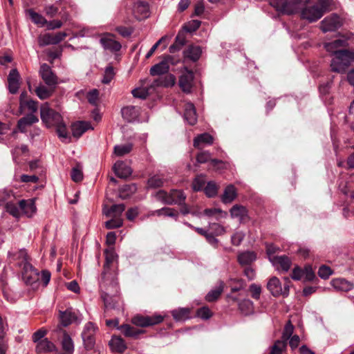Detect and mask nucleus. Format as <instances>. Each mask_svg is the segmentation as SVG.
Segmentation results:
<instances>
[{
	"label": "nucleus",
	"mask_w": 354,
	"mask_h": 354,
	"mask_svg": "<svg viewBox=\"0 0 354 354\" xmlns=\"http://www.w3.org/2000/svg\"><path fill=\"white\" fill-rule=\"evenodd\" d=\"M116 259L117 254L113 249L105 250V263L100 287L102 291L101 297L106 308H114L116 303L118 301V298L115 297L118 291V283L115 275L109 272L111 264Z\"/></svg>",
	"instance_id": "1"
},
{
	"label": "nucleus",
	"mask_w": 354,
	"mask_h": 354,
	"mask_svg": "<svg viewBox=\"0 0 354 354\" xmlns=\"http://www.w3.org/2000/svg\"><path fill=\"white\" fill-rule=\"evenodd\" d=\"M346 46L347 41L345 39H337L325 44L326 50L334 54V57L330 64L333 71L344 73L351 64L354 62V53L348 50H337L339 47Z\"/></svg>",
	"instance_id": "2"
},
{
	"label": "nucleus",
	"mask_w": 354,
	"mask_h": 354,
	"mask_svg": "<svg viewBox=\"0 0 354 354\" xmlns=\"http://www.w3.org/2000/svg\"><path fill=\"white\" fill-rule=\"evenodd\" d=\"M40 116L42 122L48 128H55L60 138L67 139L68 138L66 126L62 116L52 109L48 103H44L41 106Z\"/></svg>",
	"instance_id": "3"
},
{
	"label": "nucleus",
	"mask_w": 354,
	"mask_h": 354,
	"mask_svg": "<svg viewBox=\"0 0 354 354\" xmlns=\"http://www.w3.org/2000/svg\"><path fill=\"white\" fill-rule=\"evenodd\" d=\"M332 4L333 0H318L316 4L305 6L301 10V18L310 23L317 21L329 10Z\"/></svg>",
	"instance_id": "4"
},
{
	"label": "nucleus",
	"mask_w": 354,
	"mask_h": 354,
	"mask_svg": "<svg viewBox=\"0 0 354 354\" xmlns=\"http://www.w3.org/2000/svg\"><path fill=\"white\" fill-rule=\"evenodd\" d=\"M125 209L124 204L113 205L109 209H106V207L103 209L104 214L111 218L105 223V227L107 229L118 228L122 225L123 221L121 216Z\"/></svg>",
	"instance_id": "5"
},
{
	"label": "nucleus",
	"mask_w": 354,
	"mask_h": 354,
	"mask_svg": "<svg viewBox=\"0 0 354 354\" xmlns=\"http://www.w3.org/2000/svg\"><path fill=\"white\" fill-rule=\"evenodd\" d=\"M270 4L277 11L286 15L297 12L301 7L298 0H270Z\"/></svg>",
	"instance_id": "6"
},
{
	"label": "nucleus",
	"mask_w": 354,
	"mask_h": 354,
	"mask_svg": "<svg viewBox=\"0 0 354 354\" xmlns=\"http://www.w3.org/2000/svg\"><path fill=\"white\" fill-rule=\"evenodd\" d=\"M156 198L166 204L180 205L184 203L186 196L181 190L173 189L169 194L167 193L164 190H160L156 194Z\"/></svg>",
	"instance_id": "7"
},
{
	"label": "nucleus",
	"mask_w": 354,
	"mask_h": 354,
	"mask_svg": "<svg viewBox=\"0 0 354 354\" xmlns=\"http://www.w3.org/2000/svg\"><path fill=\"white\" fill-rule=\"evenodd\" d=\"M267 288L274 297H279L280 295L287 297L289 293L288 284L285 283L283 287H282L281 283L276 277L270 279L267 283Z\"/></svg>",
	"instance_id": "8"
},
{
	"label": "nucleus",
	"mask_w": 354,
	"mask_h": 354,
	"mask_svg": "<svg viewBox=\"0 0 354 354\" xmlns=\"http://www.w3.org/2000/svg\"><path fill=\"white\" fill-rule=\"evenodd\" d=\"M8 257L13 260H21L19 263V267L21 268L22 275L36 270L33 266L28 261V255L25 250H20L16 253L9 252Z\"/></svg>",
	"instance_id": "9"
},
{
	"label": "nucleus",
	"mask_w": 354,
	"mask_h": 354,
	"mask_svg": "<svg viewBox=\"0 0 354 354\" xmlns=\"http://www.w3.org/2000/svg\"><path fill=\"white\" fill-rule=\"evenodd\" d=\"M164 317L160 315L153 316L136 315L132 318V323L140 327H147L161 323Z\"/></svg>",
	"instance_id": "10"
},
{
	"label": "nucleus",
	"mask_w": 354,
	"mask_h": 354,
	"mask_svg": "<svg viewBox=\"0 0 354 354\" xmlns=\"http://www.w3.org/2000/svg\"><path fill=\"white\" fill-rule=\"evenodd\" d=\"M341 21L337 15H331L324 18L320 23V28L324 32L335 31L341 26Z\"/></svg>",
	"instance_id": "11"
},
{
	"label": "nucleus",
	"mask_w": 354,
	"mask_h": 354,
	"mask_svg": "<svg viewBox=\"0 0 354 354\" xmlns=\"http://www.w3.org/2000/svg\"><path fill=\"white\" fill-rule=\"evenodd\" d=\"M95 330L96 327L91 322H88L84 326V330L82 333V337L86 349H91L94 346V335L95 333Z\"/></svg>",
	"instance_id": "12"
},
{
	"label": "nucleus",
	"mask_w": 354,
	"mask_h": 354,
	"mask_svg": "<svg viewBox=\"0 0 354 354\" xmlns=\"http://www.w3.org/2000/svg\"><path fill=\"white\" fill-rule=\"evenodd\" d=\"M67 36L65 32H59L55 34L47 33L39 37V43L41 46L57 44Z\"/></svg>",
	"instance_id": "13"
},
{
	"label": "nucleus",
	"mask_w": 354,
	"mask_h": 354,
	"mask_svg": "<svg viewBox=\"0 0 354 354\" xmlns=\"http://www.w3.org/2000/svg\"><path fill=\"white\" fill-rule=\"evenodd\" d=\"M79 312L71 308L66 309L64 311L59 312V319L62 326H68V325L80 322Z\"/></svg>",
	"instance_id": "14"
},
{
	"label": "nucleus",
	"mask_w": 354,
	"mask_h": 354,
	"mask_svg": "<svg viewBox=\"0 0 354 354\" xmlns=\"http://www.w3.org/2000/svg\"><path fill=\"white\" fill-rule=\"evenodd\" d=\"M194 73L191 71L185 70L179 78V86L185 93H189L193 85Z\"/></svg>",
	"instance_id": "15"
},
{
	"label": "nucleus",
	"mask_w": 354,
	"mask_h": 354,
	"mask_svg": "<svg viewBox=\"0 0 354 354\" xmlns=\"http://www.w3.org/2000/svg\"><path fill=\"white\" fill-rule=\"evenodd\" d=\"M171 62V58L167 57L160 62L153 66L150 69V74L153 76L161 75L167 73L169 70V66Z\"/></svg>",
	"instance_id": "16"
},
{
	"label": "nucleus",
	"mask_w": 354,
	"mask_h": 354,
	"mask_svg": "<svg viewBox=\"0 0 354 354\" xmlns=\"http://www.w3.org/2000/svg\"><path fill=\"white\" fill-rule=\"evenodd\" d=\"M196 160L198 163H205L210 161V165L215 169H220L224 167L225 163L217 159H212L211 154L207 151L200 152L197 156Z\"/></svg>",
	"instance_id": "17"
},
{
	"label": "nucleus",
	"mask_w": 354,
	"mask_h": 354,
	"mask_svg": "<svg viewBox=\"0 0 354 354\" xmlns=\"http://www.w3.org/2000/svg\"><path fill=\"white\" fill-rule=\"evenodd\" d=\"M39 72L41 78L48 86H54L57 84V77L53 73L50 66L46 64L41 66Z\"/></svg>",
	"instance_id": "18"
},
{
	"label": "nucleus",
	"mask_w": 354,
	"mask_h": 354,
	"mask_svg": "<svg viewBox=\"0 0 354 354\" xmlns=\"http://www.w3.org/2000/svg\"><path fill=\"white\" fill-rule=\"evenodd\" d=\"M100 42L105 50H109L111 52H118L122 47L120 42L115 41L113 36L109 35L102 37Z\"/></svg>",
	"instance_id": "19"
},
{
	"label": "nucleus",
	"mask_w": 354,
	"mask_h": 354,
	"mask_svg": "<svg viewBox=\"0 0 354 354\" xmlns=\"http://www.w3.org/2000/svg\"><path fill=\"white\" fill-rule=\"evenodd\" d=\"M19 73L17 69H12L8 77V89L10 93H17L19 87Z\"/></svg>",
	"instance_id": "20"
},
{
	"label": "nucleus",
	"mask_w": 354,
	"mask_h": 354,
	"mask_svg": "<svg viewBox=\"0 0 354 354\" xmlns=\"http://www.w3.org/2000/svg\"><path fill=\"white\" fill-rule=\"evenodd\" d=\"M113 171L115 175L121 178H126L132 173L131 167L127 163L121 160L115 163L113 165Z\"/></svg>",
	"instance_id": "21"
},
{
	"label": "nucleus",
	"mask_w": 354,
	"mask_h": 354,
	"mask_svg": "<svg viewBox=\"0 0 354 354\" xmlns=\"http://www.w3.org/2000/svg\"><path fill=\"white\" fill-rule=\"evenodd\" d=\"M21 211L28 217H31L35 213L37 208L35 199L21 200L19 202Z\"/></svg>",
	"instance_id": "22"
},
{
	"label": "nucleus",
	"mask_w": 354,
	"mask_h": 354,
	"mask_svg": "<svg viewBox=\"0 0 354 354\" xmlns=\"http://www.w3.org/2000/svg\"><path fill=\"white\" fill-rule=\"evenodd\" d=\"M270 262L279 270L288 271L291 266L290 259L286 256L270 257Z\"/></svg>",
	"instance_id": "23"
},
{
	"label": "nucleus",
	"mask_w": 354,
	"mask_h": 354,
	"mask_svg": "<svg viewBox=\"0 0 354 354\" xmlns=\"http://www.w3.org/2000/svg\"><path fill=\"white\" fill-rule=\"evenodd\" d=\"M184 118L190 124L194 125L196 123L197 116L194 104L191 102H187L184 105Z\"/></svg>",
	"instance_id": "24"
},
{
	"label": "nucleus",
	"mask_w": 354,
	"mask_h": 354,
	"mask_svg": "<svg viewBox=\"0 0 354 354\" xmlns=\"http://www.w3.org/2000/svg\"><path fill=\"white\" fill-rule=\"evenodd\" d=\"M38 121L37 116L35 114L29 113L18 121L17 127L20 131L25 132L28 126H30Z\"/></svg>",
	"instance_id": "25"
},
{
	"label": "nucleus",
	"mask_w": 354,
	"mask_h": 354,
	"mask_svg": "<svg viewBox=\"0 0 354 354\" xmlns=\"http://www.w3.org/2000/svg\"><path fill=\"white\" fill-rule=\"evenodd\" d=\"M122 115L124 119L128 122L136 120L139 115V108L134 106H128L122 109Z\"/></svg>",
	"instance_id": "26"
},
{
	"label": "nucleus",
	"mask_w": 354,
	"mask_h": 354,
	"mask_svg": "<svg viewBox=\"0 0 354 354\" xmlns=\"http://www.w3.org/2000/svg\"><path fill=\"white\" fill-rule=\"evenodd\" d=\"M257 257L255 252L252 251H245L239 253L238 255V261L242 266L250 265L256 261Z\"/></svg>",
	"instance_id": "27"
},
{
	"label": "nucleus",
	"mask_w": 354,
	"mask_h": 354,
	"mask_svg": "<svg viewBox=\"0 0 354 354\" xmlns=\"http://www.w3.org/2000/svg\"><path fill=\"white\" fill-rule=\"evenodd\" d=\"M176 78L174 75L167 74L165 77H159L155 80L151 84V86H165L169 87L174 85Z\"/></svg>",
	"instance_id": "28"
},
{
	"label": "nucleus",
	"mask_w": 354,
	"mask_h": 354,
	"mask_svg": "<svg viewBox=\"0 0 354 354\" xmlns=\"http://www.w3.org/2000/svg\"><path fill=\"white\" fill-rule=\"evenodd\" d=\"M230 215L232 218L242 222L248 217V210L244 206L235 205L230 209Z\"/></svg>",
	"instance_id": "29"
},
{
	"label": "nucleus",
	"mask_w": 354,
	"mask_h": 354,
	"mask_svg": "<svg viewBox=\"0 0 354 354\" xmlns=\"http://www.w3.org/2000/svg\"><path fill=\"white\" fill-rule=\"evenodd\" d=\"M55 350V344L47 338L36 343L35 351L37 353H48Z\"/></svg>",
	"instance_id": "30"
},
{
	"label": "nucleus",
	"mask_w": 354,
	"mask_h": 354,
	"mask_svg": "<svg viewBox=\"0 0 354 354\" xmlns=\"http://www.w3.org/2000/svg\"><path fill=\"white\" fill-rule=\"evenodd\" d=\"M72 133L74 137L80 138L86 131L93 129L88 122H78L72 125Z\"/></svg>",
	"instance_id": "31"
},
{
	"label": "nucleus",
	"mask_w": 354,
	"mask_h": 354,
	"mask_svg": "<svg viewBox=\"0 0 354 354\" xmlns=\"http://www.w3.org/2000/svg\"><path fill=\"white\" fill-rule=\"evenodd\" d=\"M331 285L335 290L344 292L351 290L353 287L352 283L342 278L332 280Z\"/></svg>",
	"instance_id": "32"
},
{
	"label": "nucleus",
	"mask_w": 354,
	"mask_h": 354,
	"mask_svg": "<svg viewBox=\"0 0 354 354\" xmlns=\"http://www.w3.org/2000/svg\"><path fill=\"white\" fill-rule=\"evenodd\" d=\"M213 142V138L209 133H202L194 140V146L196 148H201L207 145H211Z\"/></svg>",
	"instance_id": "33"
},
{
	"label": "nucleus",
	"mask_w": 354,
	"mask_h": 354,
	"mask_svg": "<svg viewBox=\"0 0 354 354\" xmlns=\"http://www.w3.org/2000/svg\"><path fill=\"white\" fill-rule=\"evenodd\" d=\"M109 346L113 351L122 353L126 349L124 340L119 337L113 336L109 342Z\"/></svg>",
	"instance_id": "34"
},
{
	"label": "nucleus",
	"mask_w": 354,
	"mask_h": 354,
	"mask_svg": "<svg viewBox=\"0 0 354 354\" xmlns=\"http://www.w3.org/2000/svg\"><path fill=\"white\" fill-rule=\"evenodd\" d=\"M171 315L176 321H185L190 318V309L180 308L172 310Z\"/></svg>",
	"instance_id": "35"
},
{
	"label": "nucleus",
	"mask_w": 354,
	"mask_h": 354,
	"mask_svg": "<svg viewBox=\"0 0 354 354\" xmlns=\"http://www.w3.org/2000/svg\"><path fill=\"white\" fill-rule=\"evenodd\" d=\"M236 195V189L234 186L229 185L224 190V193L221 198L222 201L224 203H230L235 199Z\"/></svg>",
	"instance_id": "36"
},
{
	"label": "nucleus",
	"mask_w": 354,
	"mask_h": 354,
	"mask_svg": "<svg viewBox=\"0 0 354 354\" xmlns=\"http://www.w3.org/2000/svg\"><path fill=\"white\" fill-rule=\"evenodd\" d=\"M184 53L186 57L194 62H196L200 58L202 53V50L200 46H189Z\"/></svg>",
	"instance_id": "37"
},
{
	"label": "nucleus",
	"mask_w": 354,
	"mask_h": 354,
	"mask_svg": "<svg viewBox=\"0 0 354 354\" xmlns=\"http://www.w3.org/2000/svg\"><path fill=\"white\" fill-rule=\"evenodd\" d=\"M38 109V103L36 101L32 100H28L26 101L21 102L19 105V110L21 113L24 112L25 111H28L30 113L35 114Z\"/></svg>",
	"instance_id": "38"
},
{
	"label": "nucleus",
	"mask_w": 354,
	"mask_h": 354,
	"mask_svg": "<svg viewBox=\"0 0 354 354\" xmlns=\"http://www.w3.org/2000/svg\"><path fill=\"white\" fill-rule=\"evenodd\" d=\"M27 14L32 20V21L39 27L46 26L47 20L40 14L30 9L27 10Z\"/></svg>",
	"instance_id": "39"
},
{
	"label": "nucleus",
	"mask_w": 354,
	"mask_h": 354,
	"mask_svg": "<svg viewBox=\"0 0 354 354\" xmlns=\"http://www.w3.org/2000/svg\"><path fill=\"white\" fill-rule=\"evenodd\" d=\"M224 288V284L220 281L216 287L210 290L205 297L207 301H214L216 300L222 293Z\"/></svg>",
	"instance_id": "40"
},
{
	"label": "nucleus",
	"mask_w": 354,
	"mask_h": 354,
	"mask_svg": "<svg viewBox=\"0 0 354 354\" xmlns=\"http://www.w3.org/2000/svg\"><path fill=\"white\" fill-rule=\"evenodd\" d=\"M239 308L245 315H250L254 312V304L248 299H244L239 301Z\"/></svg>",
	"instance_id": "41"
},
{
	"label": "nucleus",
	"mask_w": 354,
	"mask_h": 354,
	"mask_svg": "<svg viewBox=\"0 0 354 354\" xmlns=\"http://www.w3.org/2000/svg\"><path fill=\"white\" fill-rule=\"evenodd\" d=\"M186 40L183 33H178L175 39V42L169 47V52L174 53L180 50L185 44Z\"/></svg>",
	"instance_id": "42"
},
{
	"label": "nucleus",
	"mask_w": 354,
	"mask_h": 354,
	"mask_svg": "<svg viewBox=\"0 0 354 354\" xmlns=\"http://www.w3.org/2000/svg\"><path fill=\"white\" fill-rule=\"evenodd\" d=\"M62 345L63 350L67 354H72L74 351V345L71 337L66 333H64L63 335V339L62 340Z\"/></svg>",
	"instance_id": "43"
},
{
	"label": "nucleus",
	"mask_w": 354,
	"mask_h": 354,
	"mask_svg": "<svg viewBox=\"0 0 354 354\" xmlns=\"http://www.w3.org/2000/svg\"><path fill=\"white\" fill-rule=\"evenodd\" d=\"M131 149L132 145L131 144L115 145L114 147V153L117 156H123L129 153Z\"/></svg>",
	"instance_id": "44"
},
{
	"label": "nucleus",
	"mask_w": 354,
	"mask_h": 354,
	"mask_svg": "<svg viewBox=\"0 0 354 354\" xmlns=\"http://www.w3.org/2000/svg\"><path fill=\"white\" fill-rule=\"evenodd\" d=\"M154 214H156L158 216L174 217L176 219V218L178 215V213L177 210H175L174 209H171L169 207H164V208L156 210L154 212Z\"/></svg>",
	"instance_id": "45"
},
{
	"label": "nucleus",
	"mask_w": 354,
	"mask_h": 354,
	"mask_svg": "<svg viewBox=\"0 0 354 354\" xmlns=\"http://www.w3.org/2000/svg\"><path fill=\"white\" fill-rule=\"evenodd\" d=\"M122 333L127 337H136L140 334V331L129 324H124L119 328Z\"/></svg>",
	"instance_id": "46"
},
{
	"label": "nucleus",
	"mask_w": 354,
	"mask_h": 354,
	"mask_svg": "<svg viewBox=\"0 0 354 354\" xmlns=\"http://www.w3.org/2000/svg\"><path fill=\"white\" fill-rule=\"evenodd\" d=\"M71 178L75 182H80L83 179L82 168L80 165H77L72 169Z\"/></svg>",
	"instance_id": "47"
},
{
	"label": "nucleus",
	"mask_w": 354,
	"mask_h": 354,
	"mask_svg": "<svg viewBox=\"0 0 354 354\" xmlns=\"http://www.w3.org/2000/svg\"><path fill=\"white\" fill-rule=\"evenodd\" d=\"M286 347L285 341L277 340L272 346L270 354H282L283 351Z\"/></svg>",
	"instance_id": "48"
},
{
	"label": "nucleus",
	"mask_w": 354,
	"mask_h": 354,
	"mask_svg": "<svg viewBox=\"0 0 354 354\" xmlns=\"http://www.w3.org/2000/svg\"><path fill=\"white\" fill-rule=\"evenodd\" d=\"M165 179L159 176L155 175L148 180V185L151 187H159L163 185Z\"/></svg>",
	"instance_id": "49"
},
{
	"label": "nucleus",
	"mask_w": 354,
	"mask_h": 354,
	"mask_svg": "<svg viewBox=\"0 0 354 354\" xmlns=\"http://www.w3.org/2000/svg\"><path fill=\"white\" fill-rule=\"evenodd\" d=\"M6 330V326L0 317V354H6V345L3 339Z\"/></svg>",
	"instance_id": "50"
},
{
	"label": "nucleus",
	"mask_w": 354,
	"mask_h": 354,
	"mask_svg": "<svg viewBox=\"0 0 354 354\" xmlns=\"http://www.w3.org/2000/svg\"><path fill=\"white\" fill-rule=\"evenodd\" d=\"M35 93L38 97L41 100H45L48 98L51 94L52 91L48 89L44 86H40L37 87L35 90Z\"/></svg>",
	"instance_id": "51"
},
{
	"label": "nucleus",
	"mask_w": 354,
	"mask_h": 354,
	"mask_svg": "<svg viewBox=\"0 0 354 354\" xmlns=\"http://www.w3.org/2000/svg\"><path fill=\"white\" fill-rule=\"evenodd\" d=\"M23 280L26 284L32 285L38 279L37 270L32 271L26 274L22 275Z\"/></svg>",
	"instance_id": "52"
},
{
	"label": "nucleus",
	"mask_w": 354,
	"mask_h": 354,
	"mask_svg": "<svg viewBox=\"0 0 354 354\" xmlns=\"http://www.w3.org/2000/svg\"><path fill=\"white\" fill-rule=\"evenodd\" d=\"M204 192L208 197H213L217 194L218 187L214 182L210 181L204 188Z\"/></svg>",
	"instance_id": "53"
},
{
	"label": "nucleus",
	"mask_w": 354,
	"mask_h": 354,
	"mask_svg": "<svg viewBox=\"0 0 354 354\" xmlns=\"http://www.w3.org/2000/svg\"><path fill=\"white\" fill-rule=\"evenodd\" d=\"M293 330H294V326L291 324L290 321H288L285 326V328H284V330L283 332V335H282V340L281 341H285V342L286 343V341L288 339H289L290 338V337L292 336V335L293 333Z\"/></svg>",
	"instance_id": "54"
},
{
	"label": "nucleus",
	"mask_w": 354,
	"mask_h": 354,
	"mask_svg": "<svg viewBox=\"0 0 354 354\" xmlns=\"http://www.w3.org/2000/svg\"><path fill=\"white\" fill-rule=\"evenodd\" d=\"M245 233L241 231H237L233 234L231 237V243L232 245L239 246L245 238Z\"/></svg>",
	"instance_id": "55"
},
{
	"label": "nucleus",
	"mask_w": 354,
	"mask_h": 354,
	"mask_svg": "<svg viewBox=\"0 0 354 354\" xmlns=\"http://www.w3.org/2000/svg\"><path fill=\"white\" fill-rule=\"evenodd\" d=\"M205 183V178L203 175L198 176L193 181L192 187L194 191H200Z\"/></svg>",
	"instance_id": "56"
},
{
	"label": "nucleus",
	"mask_w": 354,
	"mask_h": 354,
	"mask_svg": "<svg viewBox=\"0 0 354 354\" xmlns=\"http://www.w3.org/2000/svg\"><path fill=\"white\" fill-rule=\"evenodd\" d=\"M133 97L140 99H145L149 94V89L147 88H137L132 91Z\"/></svg>",
	"instance_id": "57"
},
{
	"label": "nucleus",
	"mask_w": 354,
	"mask_h": 354,
	"mask_svg": "<svg viewBox=\"0 0 354 354\" xmlns=\"http://www.w3.org/2000/svg\"><path fill=\"white\" fill-rule=\"evenodd\" d=\"M6 211L15 217H19L20 215V208L16 204L8 203L6 206Z\"/></svg>",
	"instance_id": "58"
},
{
	"label": "nucleus",
	"mask_w": 354,
	"mask_h": 354,
	"mask_svg": "<svg viewBox=\"0 0 354 354\" xmlns=\"http://www.w3.org/2000/svg\"><path fill=\"white\" fill-rule=\"evenodd\" d=\"M251 296L254 299H259L261 293V287L260 285L252 283L249 287Z\"/></svg>",
	"instance_id": "59"
},
{
	"label": "nucleus",
	"mask_w": 354,
	"mask_h": 354,
	"mask_svg": "<svg viewBox=\"0 0 354 354\" xmlns=\"http://www.w3.org/2000/svg\"><path fill=\"white\" fill-rule=\"evenodd\" d=\"M136 190V186L134 184L132 185H127L124 186L120 192V196L122 198H124L133 194Z\"/></svg>",
	"instance_id": "60"
},
{
	"label": "nucleus",
	"mask_w": 354,
	"mask_h": 354,
	"mask_svg": "<svg viewBox=\"0 0 354 354\" xmlns=\"http://www.w3.org/2000/svg\"><path fill=\"white\" fill-rule=\"evenodd\" d=\"M333 272L331 269L326 266H322L318 270V275L319 277L324 279H328L331 274Z\"/></svg>",
	"instance_id": "61"
},
{
	"label": "nucleus",
	"mask_w": 354,
	"mask_h": 354,
	"mask_svg": "<svg viewBox=\"0 0 354 354\" xmlns=\"http://www.w3.org/2000/svg\"><path fill=\"white\" fill-rule=\"evenodd\" d=\"M113 76L114 72L113 67L108 66L105 69L104 75L102 81L104 84H109L113 78Z\"/></svg>",
	"instance_id": "62"
},
{
	"label": "nucleus",
	"mask_w": 354,
	"mask_h": 354,
	"mask_svg": "<svg viewBox=\"0 0 354 354\" xmlns=\"http://www.w3.org/2000/svg\"><path fill=\"white\" fill-rule=\"evenodd\" d=\"M315 277L314 271L310 266H306L304 268V279L306 281H313Z\"/></svg>",
	"instance_id": "63"
},
{
	"label": "nucleus",
	"mask_w": 354,
	"mask_h": 354,
	"mask_svg": "<svg viewBox=\"0 0 354 354\" xmlns=\"http://www.w3.org/2000/svg\"><path fill=\"white\" fill-rule=\"evenodd\" d=\"M197 316L203 319H208L212 317V313L207 307H202L197 310Z\"/></svg>",
	"instance_id": "64"
}]
</instances>
